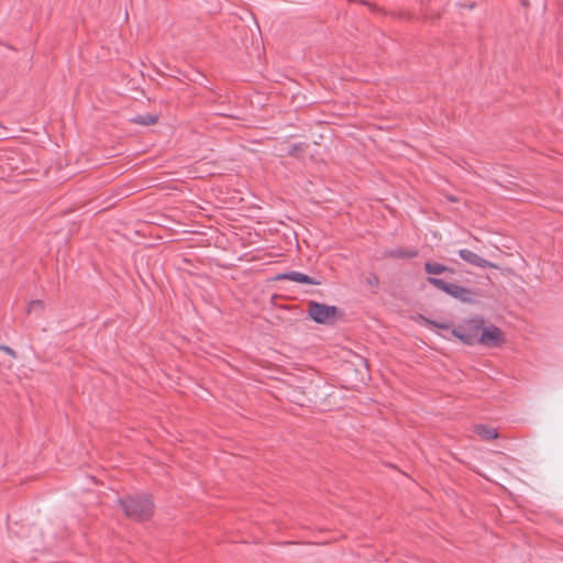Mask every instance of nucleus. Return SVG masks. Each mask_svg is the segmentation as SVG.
Returning <instances> with one entry per match:
<instances>
[{"label":"nucleus","instance_id":"nucleus-1","mask_svg":"<svg viewBox=\"0 0 563 563\" xmlns=\"http://www.w3.org/2000/svg\"><path fill=\"white\" fill-rule=\"evenodd\" d=\"M118 503L124 515L133 521H146L154 512V503L150 495L126 496L119 498Z\"/></svg>","mask_w":563,"mask_h":563},{"label":"nucleus","instance_id":"nucleus-2","mask_svg":"<svg viewBox=\"0 0 563 563\" xmlns=\"http://www.w3.org/2000/svg\"><path fill=\"white\" fill-rule=\"evenodd\" d=\"M427 283L434 286L437 289L444 291L451 297L459 299L462 302H473L476 297V292H474L472 289L453 283H446L443 279L434 276H429L427 278Z\"/></svg>","mask_w":563,"mask_h":563},{"label":"nucleus","instance_id":"nucleus-3","mask_svg":"<svg viewBox=\"0 0 563 563\" xmlns=\"http://www.w3.org/2000/svg\"><path fill=\"white\" fill-rule=\"evenodd\" d=\"M484 320L482 318H473L465 321L457 328H452V334L467 345L478 344Z\"/></svg>","mask_w":563,"mask_h":563},{"label":"nucleus","instance_id":"nucleus-4","mask_svg":"<svg viewBox=\"0 0 563 563\" xmlns=\"http://www.w3.org/2000/svg\"><path fill=\"white\" fill-rule=\"evenodd\" d=\"M308 316L320 324H333L340 314L339 309L335 306H329L317 301H309Z\"/></svg>","mask_w":563,"mask_h":563},{"label":"nucleus","instance_id":"nucleus-5","mask_svg":"<svg viewBox=\"0 0 563 563\" xmlns=\"http://www.w3.org/2000/svg\"><path fill=\"white\" fill-rule=\"evenodd\" d=\"M505 342L501 330L496 325H490L485 328L482 327L481 335L478 338V344L488 346V347H497L500 346Z\"/></svg>","mask_w":563,"mask_h":563},{"label":"nucleus","instance_id":"nucleus-6","mask_svg":"<svg viewBox=\"0 0 563 563\" xmlns=\"http://www.w3.org/2000/svg\"><path fill=\"white\" fill-rule=\"evenodd\" d=\"M459 255L464 262H466L473 266L481 267V268H486V267L498 268V266L496 264L483 258L482 256H479L478 254H476L475 252H473L471 250L462 249L459 251Z\"/></svg>","mask_w":563,"mask_h":563},{"label":"nucleus","instance_id":"nucleus-7","mask_svg":"<svg viewBox=\"0 0 563 563\" xmlns=\"http://www.w3.org/2000/svg\"><path fill=\"white\" fill-rule=\"evenodd\" d=\"M276 280H291L294 283L299 284H308V285H321V280L314 277H310L300 272H287L276 276Z\"/></svg>","mask_w":563,"mask_h":563},{"label":"nucleus","instance_id":"nucleus-8","mask_svg":"<svg viewBox=\"0 0 563 563\" xmlns=\"http://www.w3.org/2000/svg\"><path fill=\"white\" fill-rule=\"evenodd\" d=\"M384 256L390 258H413L418 256V251L413 249L396 247L386 250Z\"/></svg>","mask_w":563,"mask_h":563},{"label":"nucleus","instance_id":"nucleus-9","mask_svg":"<svg viewBox=\"0 0 563 563\" xmlns=\"http://www.w3.org/2000/svg\"><path fill=\"white\" fill-rule=\"evenodd\" d=\"M474 432L483 440H494L498 438V432L495 428L486 424H477L474 428Z\"/></svg>","mask_w":563,"mask_h":563},{"label":"nucleus","instance_id":"nucleus-10","mask_svg":"<svg viewBox=\"0 0 563 563\" xmlns=\"http://www.w3.org/2000/svg\"><path fill=\"white\" fill-rule=\"evenodd\" d=\"M424 271L429 274V275H439V274H442V273H445V272H450V273H453L454 269L449 267V266H445L441 263H437V262H427L424 263Z\"/></svg>","mask_w":563,"mask_h":563},{"label":"nucleus","instance_id":"nucleus-11","mask_svg":"<svg viewBox=\"0 0 563 563\" xmlns=\"http://www.w3.org/2000/svg\"><path fill=\"white\" fill-rule=\"evenodd\" d=\"M157 119H158L157 115L144 114V115H136L131 121L133 123H137V124H141V125L148 126V125L155 124L157 122Z\"/></svg>","mask_w":563,"mask_h":563},{"label":"nucleus","instance_id":"nucleus-12","mask_svg":"<svg viewBox=\"0 0 563 563\" xmlns=\"http://www.w3.org/2000/svg\"><path fill=\"white\" fill-rule=\"evenodd\" d=\"M43 309H44V302L42 300H32L29 303L27 312L31 313L32 311L43 310Z\"/></svg>","mask_w":563,"mask_h":563},{"label":"nucleus","instance_id":"nucleus-13","mask_svg":"<svg viewBox=\"0 0 563 563\" xmlns=\"http://www.w3.org/2000/svg\"><path fill=\"white\" fill-rule=\"evenodd\" d=\"M303 144L302 143H297V144H292L287 154L290 155V156H297L298 152H302L303 151Z\"/></svg>","mask_w":563,"mask_h":563},{"label":"nucleus","instance_id":"nucleus-14","mask_svg":"<svg viewBox=\"0 0 563 563\" xmlns=\"http://www.w3.org/2000/svg\"><path fill=\"white\" fill-rule=\"evenodd\" d=\"M378 278L376 275H372L367 278V284L371 285V286H374V287H377L378 286Z\"/></svg>","mask_w":563,"mask_h":563},{"label":"nucleus","instance_id":"nucleus-15","mask_svg":"<svg viewBox=\"0 0 563 563\" xmlns=\"http://www.w3.org/2000/svg\"><path fill=\"white\" fill-rule=\"evenodd\" d=\"M430 323L432 325L437 327V328L444 329V330H449L451 328L450 324L441 323V322H438V321H431Z\"/></svg>","mask_w":563,"mask_h":563},{"label":"nucleus","instance_id":"nucleus-16","mask_svg":"<svg viewBox=\"0 0 563 563\" xmlns=\"http://www.w3.org/2000/svg\"><path fill=\"white\" fill-rule=\"evenodd\" d=\"M0 350L4 351L7 354H9L13 357L15 356V352L7 345H0Z\"/></svg>","mask_w":563,"mask_h":563},{"label":"nucleus","instance_id":"nucleus-17","mask_svg":"<svg viewBox=\"0 0 563 563\" xmlns=\"http://www.w3.org/2000/svg\"><path fill=\"white\" fill-rule=\"evenodd\" d=\"M361 3H363L364 5H367L373 12L378 11V8L375 4H373V3H369V2H367L365 0H361Z\"/></svg>","mask_w":563,"mask_h":563},{"label":"nucleus","instance_id":"nucleus-18","mask_svg":"<svg viewBox=\"0 0 563 563\" xmlns=\"http://www.w3.org/2000/svg\"><path fill=\"white\" fill-rule=\"evenodd\" d=\"M465 8L470 9V10H473L475 8V4L474 3H471V4H467V5H464Z\"/></svg>","mask_w":563,"mask_h":563}]
</instances>
